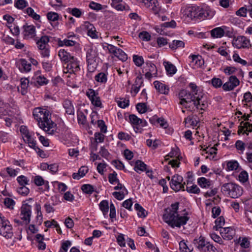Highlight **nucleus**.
Listing matches in <instances>:
<instances>
[{"label": "nucleus", "mask_w": 252, "mask_h": 252, "mask_svg": "<svg viewBox=\"0 0 252 252\" xmlns=\"http://www.w3.org/2000/svg\"><path fill=\"white\" fill-rule=\"evenodd\" d=\"M179 206V202L172 204L165 209V213L163 215L164 221L172 228H180L181 226L185 225L189 219L188 213L185 209L183 210L181 215L178 214Z\"/></svg>", "instance_id": "obj_1"}, {"label": "nucleus", "mask_w": 252, "mask_h": 252, "mask_svg": "<svg viewBox=\"0 0 252 252\" xmlns=\"http://www.w3.org/2000/svg\"><path fill=\"white\" fill-rule=\"evenodd\" d=\"M33 115L38 122L40 128L48 134H53L56 131V124L51 119V115L46 109L37 107L34 109Z\"/></svg>", "instance_id": "obj_2"}, {"label": "nucleus", "mask_w": 252, "mask_h": 252, "mask_svg": "<svg viewBox=\"0 0 252 252\" xmlns=\"http://www.w3.org/2000/svg\"><path fill=\"white\" fill-rule=\"evenodd\" d=\"M221 191L233 198H237L243 193L242 188L233 183L224 184L221 188Z\"/></svg>", "instance_id": "obj_3"}, {"label": "nucleus", "mask_w": 252, "mask_h": 252, "mask_svg": "<svg viewBox=\"0 0 252 252\" xmlns=\"http://www.w3.org/2000/svg\"><path fill=\"white\" fill-rule=\"evenodd\" d=\"M32 206L24 202L20 209V218L21 220L14 219V222L21 225L28 224L31 221Z\"/></svg>", "instance_id": "obj_4"}, {"label": "nucleus", "mask_w": 252, "mask_h": 252, "mask_svg": "<svg viewBox=\"0 0 252 252\" xmlns=\"http://www.w3.org/2000/svg\"><path fill=\"white\" fill-rule=\"evenodd\" d=\"M193 100L192 103L195 107L199 114H203L202 111H205L209 106L208 102L204 94L199 92V93H195V96L193 97Z\"/></svg>", "instance_id": "obj_5"}, {"label": "nucleus", "mask_w": 252, "mask_h": 252, "mask_svg": "<svg viewBox=\"0 0 252 252\" xmlns=\"http://www.w3.org/2000/svg\"><path fill=\"white\" fill-rule=\"evenodd\" d=\"M0 235L8 239L13 236L12 227L10 222L0 214Z\"/></svg>", "instance_id": "obj_6"}, {"label": "nucleus", "mask_w": 252, "mask_h": 252, "mask_svg": "<svg viewBox=\"0 0 252 252\" xmlns=\"http://www.w3.org/2000/svg\"><path fill=\"white\" fill-rule=\"evenodd\" d=\"M97 54L95 49L90 47L86 53V59L88 63V68L90 72H93L96 66V60Z\"/></svg>", "instance_id": "obj_7"}, {"label": "nucleus", "mask_w": 252, "mask_h": 252, "mask_svg": "<svg viewBox=\"0 0 252 252\" xmlns=\"http://www.w3.org/2000/svg\"><path fill=\"white\" fill-rule=\"evenodd\" d=\"M185 184L186 182H183V178L182 176L178 174L172 176L170 182L171 188L176 192L179 191L181 190L184 191L185 190Z\"/></svg>", "instance_id": "obj_8"}, {"label": "nucleus", "mask_w": 252, "mask_h": 252, "mask_svg": "<svg viewBox=\"0 0 252 252\" xmlns=\"http://www.w3.org/2000/svg\"><path fill=\"white\" fill-rule=\"evenodd\" d=\"M195 93H191L187 90H182L179 93L178 97L180 101L179 104L188 107V104L192 102L193 97L195 96Z\"/></svg>", "instance_id": "obj_9"}, {"label": "nucleus", "mask_w": 252, "mask_h": 252, "mask_svg": "<svg viewBox=\"0 0 252 252\" xmlns=\"http://www.w3.org/2000/svg\"><path fill=\"white\" fill-rule=\"evenodd\" d=\"M86 95L91 100L92 104L94 106L100 108L102 107L100 98L98 96L97 92L95 91L92 89H89L86 92Z\"/></svg>", "instance_id": "obj_10"}, {"label": "nucleus", "mask_w": 252, "mask_h": 252, "mask_svg": "<svg viewBox=\"0 0 252 252\" xmlns=\"http://www.w3.org/2000/svg\"><path fill=\"white\" fill-rule=\"evenodd\" d=\"M65 66H64V72L75 73L80 70V67L78 62L75 58H72L68 63H66Z\"/></svg>", "instance_id": "obj_11"}, {"label": "nucleus", "mask_w": 252, "mask_h": 252, "mask_svg": "<svg viewBox=\"0 0 252 252\" xmlns=\"http://www.w3.org/2000/svg\"><path fill=\"white\" fill-rule=\"evenodd\" d=\"M240 84L239 79L235 76H231L227 82L222 85L224 91H230L238 86Z\"/></svg>", "instance_id": "obj_12"}, {"label": "nucleus", "mask_w": 252, "mask_h": 252, "mask_svg": "<svg viewBox=\"0 0 252 252\" xmlns=\"http://www.w3.org/2000/svg\"><path fill=\"white\" fill-rule=\"evenodd\" d=\"M232 44L237 48H244L249 47L250 41L245 36H240L233 39Z\"/></svg>", "instance_id": "obj_13"}, {"label": "nucleus", "mask_w": 252, "mask_h": 252, "mask_svg": "<svg viewBox=\"0 0 252 252\" xmlns=\"http://www.w3.org/2000/svg\"><path fill=\"white\" fill-rule=\"evenodd\" d=\"M197 8L198 6H186L182 9L181 11L184 16L192 19L195 18H197Z\"/></svg>", "instance_id": "obj_14"}, {"label": "nucleus", "mask_w": 252, "mask_h": 252, "mask_svg": "<svg viewBox=\"0 0 252 252\" xmlns=\"http://www.w3.org/2000/svg\"><path fill=\"white\" fill-rule=\"evenodd\" d=\"M213 13L209 7L204 6L203 7L198 6L197 8V18L204 19L208 17H211Z\"/></svg>", "instance_id": "obj_15"}, {"label": "nucleus", "mask_w": 252, "mask_h": 252, "mask_svg": "<svg viewBox=\"0 0 252 252\" xmlns=\"http://www.w3.org/2000/svg\"><path fill=\"white\" fill-rule=\"evenodd\" d=\"M220 233L224 239L230 240L233 238L235 231L231 227H223L220 230Z\"/></svg>", "instance_id": "obj_16"}, {"label": "nucleus", "mask_w": 252, "mask_h": 252, "mask_svg": "<svg viewBox=\"0 0 252 252\" xmlns=\"http://www.w3.org/2000/svg\"><path fill=\"white\" fill-rule=\"evenodd\" d=\"M24 36L25 38H31L35 36V28L33 25L24 26Z\"/></svg>", "instance_id": "obj_17"}, {"label": "nucleus", "mask_w": 252, "mask_h": 252, "mask_svg": "<svg viewBox=\"0 0 252 252\" xmlns=\"http://www.w3.org/2000/svg\"><path fill=\"white\" fill-rule=\"evenodd\" d=\"M58 55L61 61L64 62L65 64L74 57L64 49L60 50L58 52Z\"/></svg>", "instance_id": "obj_18"}, {"label": "nucleus", "mask_w": 252, "mask_h": 252, "mask_svg": "<svg viewBox=\"0 0 252 252\" xmlns=\"http://www.w3.org/2000/svg\"><path fill=\"white\" fill-rule=\"evenodd\" d=\"M163 63L168 75L172 76L176 73L177 70L173 64L167 61H164Z\"/></svg>", "instance_id": "obj_19"}, {"label": "nucleus", "mask_w": 252, "mask_h": 252, "mask_svg": "<svg viewBox=\"0 0 252 252\" xmlns=\"http://www.w3.org/2000/svg\"><path fill=\"white\" fill-rule=\"evenodd\" d=\"M147 7H152L153 11L157 12L159 10L158 2L157 0H141Z\"/></svg>", "instance_id": "obj_20"}, {"label": "nucleus", "mask_w": 252, "mask_h": 252, "mask_svg": "<svg viewBox=\"0 0 252 252\" xmlns=\"http://www.w3.org/2000/svg\"><path fill=\"white\" fill-rule=\"evenodd\" d=\"M210 32L212 37L221 38L224 35L225 31L221 27H218L212 30Z\"/></svg>", "instance_id": "obj_21"}, {"label": "nucleus", "mask_w": 252, "mask_h": 252, "mask_svg": "<svg viewBox=\"0 0 252 252\" xmlns=\"http://www.w3.org/2000/svg\"><path fill=\"white\" fill-rule=\"evenodd\" d=\"M49 37L47 35L42 36L36 41V44L39 49L47 48L48 46Z\"/></svg>", "instance_id": "obj_22"}, {"label": "nucleus", "mask_w": 252, "mask_h": 252, "mask_svg": "<svg viewBox=\"0 0 252 252\" xmlns=\"http://www.w3.org/2000/svg\"><path fill=\"white\" fill-rule=\"evenodd\" d=\"M88 171V168L87 166H82L79 168L77 173H74L72 174V178L75 180H79L84 177Z\"/></svg>", "instance_id": "obj_23"}, {"label": "nucleus", "mask_w": 252, "mask_h": 252, "mask_svg": "<svg viewBox=\"0 0 252 252\" xmlns=\"http://www.w3.org/2000/svg\"><path fill=\"white\" fill-rule=\"evenodd\" d=\"M207 242H208L205 240V239L203 237L200 236L199 238L194 239L193 244L200 251Z\"/></svg>", "instance_id": "obj_24"}, {"label": "nucleus", "mask_w": 252, "mask_h": 252, "mask_svg": "<svg viewBox=\"0 0 252 252\" xmlns=\"http://www.w3.org/2000/svg\"><path fill=\"white\" fill-rule=\"evenodd\" d=\"M63 104L67 114L69 115L74 114V107L70 100L65 99L64 100Z\"/></svg>", "instance_id": "obj_25"}, {"label": "nucleus", "mask_w": 252, "mask_h": 252, "mask_svg": "<svg viewBox=\"0 0 252 252\" xmlns=\"http://www.w3.org/2000/svg\"><path fill=\"white\" fill-rule=\"evenodd\" d=\"M21 93L22 95H25L27 93V89L29 86V81L27 78H21ZM19 91H20L18 88Z\"/></svg>", "instance_id": "obj_26"}, {"label": "nucleus", "mask_w": 252, "mask_h": 252, "mask_svg": "<svg viewBox=\"0 0 252 252\" xmlns=\"http://www.w3.org/2000/svg\"><path fill=\"white\" fill-rule=\"evenodd\" d=\"M155 88L161 94H166L168 93V89L164 86V84L158 81L154 82Z\"/></svg>", "instance_id": "obj_27"}, {"label": "nucleus", "mask_w": 252, "mask_h": 252, "mask_svg": "<svg viewBox=\"0 0 252 252\" xmlns=\"http://www.w3.org/2000/svg\"><path fill=\"white\" fill-rule=\"evenodd\" d=\"M211 181L204 177H200L197 179L198 184L202 188H209L211 186Z\"/></svg>", "instance_id": "obj_28"}, {"label": "nucleus", "mask_w": 252, "mask_h": 252, "mask_svg": "<svg viewBox=\"0 0 252 252\" xmlns=\"http://www.w3.org/2000/svg\"><path fill=\"white\" fill-rule=\"evenodd\" d=\"M146 164H145L143 161L137 160L135 162L134 169L137 173H139V171L143 172L146 171Z\"/></svg>", "instance_id": "obj_29"}, {"label": "nucleus", "mask_w": 252, "mask_h": 252, "mask_svg": "<svg viewBox=\"0 0 252 252\" xmlns=\"http://www.w3.org/2000/svg\"><path fill=\"white\" fill-rule=\"evenodd\" d=\"M169 46L172 50H174L178 48L184 47L185 43L183 41L174 40L172 43H169Z\"/></svg>", "instance_id": "obj_30"}, {"label": "nucleus", "mask_w": 252, "mask_h": 252, "mask_svg": "<svg viewBox=\"0 0 252 252\" xmlns=\"http://www.w3.org/2000/svg\"><path fill=\"white\" fill-rule=\"evenodd\" d=\"M134 208L137 211V215L139 217L145 218L147 216V212L140 204L136 203L134 205Z\"/></svg>", "instance_id": "obj_31"}, {"label": "nucleus", "mask_w": 252, "mask_h": 252, "mask_svg": "<svg viewBox=\"0 0 252 252\" xmlns=\"http://www.w3.org/2000/svg\"><path fill=\"white\" fill-rule=\"evenodd\" d=\"M99 207L100 210L102 212L103 215H106L109 210L108 201L105 200L101 201L99 204Z\"/></svg>", "instance_id": "obj_32"}, {"label": "nucleus", "mask_w": 252, "mask_h": 252, "mask_svg": "<svg viewBox=\"0 0 252 252\" xmlns=\"http://www.w3.org/2000/svg\"><path fill=\"white\" fill-rule=\"evenodd\" d=\"M68 12L76 18H80L83 13L81 9L78 8H68Z\"/></svg>", "instance_id": "obj_33"}, {"label": "nucleus", "mask_w": 252, "mask_h": 252, "mask_svg": "<svg viewBox=\"0 0 252 252\" xmlns=\"http://www.w3.org/2000/svg\"><path fill=\"white\" fill-rule=\"evenodd\" d=\"M129 120L134 128H135V126H140V123L141 122V119L138 118L134 114L129 115Z\"/></svg>", "instance_id": "obj_34"}, {"label": "nucleus", "mask_w": 252, "mask_h": 252, "mask_svg": "<svg viewBox=\"0 0 252 252\" xmlns=\"http://www.w3.org/2000/svg\"><path fill=\"white\" fill-rule=\"evenodd\" d=\"M225 220L223 217L221 216L215 220L216 225L213 227V229L218 230L219 228L222 229V226L224 225Z\"/></svg>", "instance_id": "obj_35"}, {"label": "nucleus", "mask_w": 252, "mask_h": 252, "mask_svg": "<svg viewBox=\"0 0 252 252\" xmlns=\"http://www.w3.org/2000/svg\"><path fill=\"white\" fill-rule=\"evenodd\" d=\"M35 83L36 82L40 86L46 85L48 83V80L44 76L37 75L36 74L34 77Z\"/></svg>", "instance_id": "obj_36"}, {"label": "nucleus", "mask_w": 252, "mask_h": 252, "mask_svg": "<svg viewBox=\"0 0 252 252\" xmlns=\"http://www.w3.org/2000/svg\"><path fill=\"white\" fill-rule=\"evenodd\" d=\"M23 139L26 142L28 143L30 147L36 150V141L33 138L31 134L25 138H24Z\"/></svg>", "instance_id": "obj_37"}, {"label": "nucleus", "mask_w": 252, "mask_h": 252, "mask_svg": "<svg viewBox=\"0 0 252 252\" xmlns=\"http://www.w3.org/2000/svg\"><path fill=\"white\" fill-rule=\"evenodd\" d=\"M75 41L72 40H69L66 39H65L63 40H61L60 39L58 41V45L61 47L63 46H66L67 47L73 46L74 45H75Z\"/></svg>", "instance_id": "obj_38"}, {"label": "nucleus", "mask_w": 252, "mask_h": 252, "mask_svg": "<svg viewBox=\"0 0 252 252\" xmlns=\"http://www.w3.org/2000/svg\"><path fill=\"white\" fill-rule=\"evenodd\" d=\"M35 184L37 186H40L43 185H46L49 188L48 182L44 181L43 178L40 176H36L34 180Z\"/></svg>", "instance_id": "obj_39"}, {"label": "nucleus", "mask_w": 252, "mask_h": 252, "mask_svg": "<svg viewBox=\"0 0 252 252\" xmlns=\"http://www.w3.org/2000/svg\"><path fill=\"white\" fill-rule=\"evenodd\" d=\"M179 247L181 252H191L192 251V249L188 247L185 240H182L179 243Z\"/></svg>", "instance_id": "obj_40"}, {"label": "nucleus", "mask_w": 252, "mask_h": 252, "mask_svg": "<svg viewBox=\"0 0 252 252\" xmlns=\"http://www.w3.org/2000/svg\"><path fill=\"white\" fill-rule=\"evenodd\" d=\"M95 80L98 82L105 83L107 80V75L103 72H100L95 75Z\"/></svg>", "instance_id": "obj_41"}, {"label": "nucleus", "mask_w": 252, "mask_h": 252, "mask_svg": "<svg viewBox=\"0 0 252 252\" xmlns=\"http://www.w3.org/2000/svg\"><path fill=\"white\" fill-rule=\"evenodd\" d=\"M26 13L29 16L32 17L35 20H38L40 19V15L36 14L32 7L27 8L26 9Z\"/></svg>", "instance_id": "obj_42"}, {"label": "nucleus", "mask_w": 252, "mask_h": 252, "mask_svg": "<svg viewBox=\"0 0 252 252\" xmlns=\"http://www.w3.org/2000/svg\"><path fill=\"white\" fill-rule=\"evenodd\" d=\"M189 193L198 194L200 192V189L196 185H192L190 186H187L186 189Z\"/></svg>", "instance_id": "obj_43"}, {"label": "nucleus", "mask_w": 252, "mask_h": 252, "mask_svg": "<svg viewBox=\"0 0 252 252\" xmlns=\"http://www.w3.org/2000/svg\"><path fill=\"white\" fill-rule=\"evenodd\" d=\"M239 167V163L236 160L229 161L227 163V169L229 171L236 170Z\"/></svg>", "instance_id": "obj_44"}, {"label": "nucleus", "mask_w": 252, "mask_h": 252, "mask_svg": "<svg viewBox=\"0 0 252 252\" xmlns=\"http://www.w3.org/2000/svg\"><path fill=\"white\" fill-rule=\"evenodd\" d=\"M59 14L54 12H49L47 14V18L50 22H56L59 19Z\"/></svg>", "instance_id": "obj_45"}, {"label": "nucleus", "mask_w": 252, "mask_h": 252, "mask_svg": "<svg viewBox=\"0 0 252 252\" xmlns=\"http://www.w3.org/2000/svg\"><path fill=\"white\" fill-rule=\"evenodd\" d=\"M14 5L18 9H23L28 5V3L26 0H17Z\"/></svg>", "instance_id": "obj_46"}, {"label": "nucleus", "mask_w": 252, "mask_h": 252, "mask_svg": "<svg viewBox=\"0 0 252 252\" xmlns=\"http://www.w3.org/2000/svg\"><path fill=\"white\" fill-rule=\"evenodd\" d=\"M108 180L111 184H115L119 182V180L117 178V174L115 171L109 174Z\"/></svg>", "instance_id": "obj_47"}, {"label": "nucleus", "mask_w": 252, "mask_h": 252, "mask_svg": "<svg viewBox=\"0 0 252 252\" xmlns=\"http://www.w3.org/2000/svg\"><path fill=\"white\" fill-rule=\"evenodd\" d=\"M17 181L20 186L29 185V180L24 175H21L17 177Z\"/></svg>", "instance_id": "obj_48"}, {"label": "nucleus", "mask_w": 252, "mask_h": 252, "mask_svg": "<svg viewBox=\"0 0 252 252\" xmlns=\"http://www.w3.org/2000/svg\"><path fill=\"white\" fill-rule=\"evenodd\" d=\"M211 84L215 88H220L222 86V82L221 80L219 78L214 77L211 80Z\"/></svg>", "instance_id": "obj_49"}, {"label": "nucleus", "mask_w": 252, "mask_h": 252, "mask_svg": "<svg viewBox=\"0 0 252 252\" xmlns=\"http://www.w3.org/2000/svg\"><path fill=\"white\" fill-rule=\"evenodd\" d=\"M133 60L136 65L141 66L144 63V59L142 56L133 55Z\"/></svg>", "instance_id": "obj_50"}, {"label": "nucleus", "mask_w": 252, "mask_h": 252, "mask_svg": "<svg viewBox=\"0 0 252 252\" xmlns=\"http://www.w3.org/2000/svg\"><path fill=\"white\" fill-rule=\"evenodd\" d=\"M138 36L140 39L146 41L150 40L151 37L150 34L146 31H143L140 32Z\"/></svg>", "instance_id": "obj_51"}, {"label": "nucleus", "mask_w": 252, "mask_h": 252, "mask_svg": "<svg viewBox=\"0 0 252 252\" xmlns=\"http://www.w3.org/2000/svg\"><path fill=\"white\" fill-rule=\"evenodd\" d=\"M81 189L84 192L88 194H91L94 191L93 186L89 184L83 185Z\"/></svg>", "instance_id": "obj_52"}, {"label": "nucleus", "mask_w": 252, "mask_h": 252, "mask_svg": "<svg viewBox=\"0 0 252 252\" xmlns=\"http://www.w3.org/2000/svg\"><path fill=\"white\" fill-rule=\"evenodd\" d=\"M235 147L238 150L240 151L241 154L243 153L245 149V144L243 141L237 140L235 143Z\"/></svg>", "instance_id": "obj_53"}, {"label": "nucleus", "mask_w": 252, "mask_h": 252, "mask_svg": "<svg viewBox=\"0 0 252 252\" xmlns=\"http://www.w3.org/2000/svg\"><path fill=\"white\" fill-rule=\"evenodd\" d=\"M239 180L242 183H245L248 180V174L246 171H242L238 176Z\"/></svg>", "instance_id": "obj_54"}, {"label": "nucleus", "mask_w": 252, "mask_h": 252, "mask_svg": "<svg viewBox=\"0 0 252 252\" xmlns=\"http://www.w3.org/2000/svg\"><path fill=\"white\" fill-rule=\"evenodd\" d=\"M146 65L148 68L146 70L153 73L154 74H157V67L153 63L151 62H147Z\"/></svg>", "instance_id": "obj_55"}, {"label": "nucleus", "mask_w": 252, "mask_h": 252, "mask_svg": "<svg viewBox=\"0 0 252 252\" xmlns=\"http://www.w3.org/2000/svg\"><path fill=\"white\" fill-rule=\"evenodd\" d=\"M118 51V54L116 55V57L123 62L126 61L127 59V55L121 49Z\"/></svg>", "instance_id": "obj_56"}, {"label": "nucleus", "mask_w": 252, "mask_h": 252, "mask_svg": "<svg viewBox=\"0 0 252 252\" xmlns=\"http://www.w3.org/2000/svg\"><path fill=\"white\" fill-rule=\"evenodd\" d=\"M107 49L110 53L113 54L115 57L118 54V51L120 50V49L117 48V47L111 44H108Z\"/></svg>", "instance_id": "obj_57"}, {"label": "nucleus", "mask_w": 252, "mask_h": 252, "mask_svg": "<svg viewBox=\"0 0 252 252\" xmlns=\"http://www.w3.org/2000/svg\"><path fill=\"white\" fill-rule=\"evenodd\" d=\"M136 109L139 113L143 114L146 112L147 106L144 103H139L136 105Z\"/></svg>", "instance_id": "obj_58"}, {"label": "nucleus", "mask_w": 252, "mask_h": 252, "mask_svg": "<svg viewBox=\"0 0 252 252\" xmlns=\"http://www.w3.org/2000/svg\"><path fill=\"white\" fill-rule=\"evenodd\" d=\"M17 192L22 195H27L29 194L30 190L25 186H21L17 189Z\"/></svg>", "instance_id": "obj_59"}, {"label": "nucleus", "mask_w": 252, "mask_h": 252, "mask_svg": "<svg viewBox=\"0 0 252 252\" xmlns=\"http://www.w3.org/2000/svg\"><path fill=\"white\" fill-rule=\"evenodd\" d=\"M118 105L122 108H125L129 105V100L126 99L121 98L117 101Z\"/></svg>", "instance_id": "obj_60"}, {"label": "nucleus", "mask_w": 252, "mask_h": 252, "mask_svg": "<svg viewBox=\"0 0 252 252\" xmlns=\"http://www.w3.org/2000/svg\"><path fill=\"white\" fill-rule=\"evenodd\" d=\"M233 59L235 62L239 63L243 65H245L247 64V61L242 59L237 53L234 54Z\"/></svg>", "instance_id": "obj_61"}, {"label": "nucleus", "mask_w": 252, "mask_h": 252, "mask_svg": "<svg viewBox=\"0 0 252 252\" xmlns=\"http://www.w3.org/2000/svg\"><path fill=\"white\" fill-rule=\"evenodd\" d=\"M110 218L111 221H114L113 219L116 218V209L113 203H111L110 205Z\"/></svg>", "instance_id": "obj_62"}, {"label": "nucleus", "mask_w": 252, "mask_h": 252, "mask_svg": "<svg viewBox=\"0 0 252 252\" xmlns=\"http://www.w3.org/2000/svg\"><path fill=\"white\" fill-rule=\"evenodd\" d=\"M97 126L100 128L101 132L106 133L107 132V126L103 120L97 121Z\"/></svg>", "instance_id": "obj_63"}, {"label": "nucleus", "mask_w": 252, "mask_h": 252, "mask_svg": "<svg viewBox=\"0 0 252 252\" xmlns=\"http://www.w3.org/2000/svg\"><path fill=\"white\" fill-rule=\"evenodd\" d=\"M4 204L7 207L12 209L15 205V202L11 198H6L4 200Z\"/></svg>", "instance_id": "obj_64"}]
</instances>
